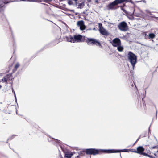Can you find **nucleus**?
<instances>
[{"label": "nucleus", "mask_w": 158, "mask_h": 158, "mask_svg": "<svg viewBox=\"0 0 158 158\" xmlns=\"http://www.w3.org/2000/svg\"><path fill=\"white\" fill-rule=\"evenodd\" d=\"M77 25L80 27V29L81 30H83L86 28L84 24V22L82 20L78 21L77 22Z\"/></svg>", "instance_id": "obj_9"}, {"label": "nucleus", "mask_w": 158, "mask_h": 158, "mask_svg": "<svg viewBox=\"0 0 158 158\" xmlns=\"http://www.w3.org/2000/svg\"><path fill=\"white\" fill-rule=\"evenodd\" d=\"M130 2H131L132 4H134V2L132 1V0H130Z\"/></svg>", "instance_id": "obj_36"}, {"label": "nucleus", "mask_w": 158, "mask_h": 158, "mask_svg": "<svg viewBox=\"0 0 158 158\" xmlns=\"http://www.w3.org/2000/svg\"><path fill=\"white\" fill-rule=\"evenodd\" d=\"M85 152L87 155H96L99 154L98 149L94 148L86 149Z\"/></svg>", "instance_id": "obj_5"}, {"label": "nucleus", "mask_w": 158, "mask_h": 158, "mask_svg": "<svg viewBox=\"0 0 158 158\" xmlns=\"http://www.w3.org/2000/svg\"><path fill=\"white\" fill-rule=\"evenodd\" d=\"M75 2H77L78 0H74Z\"/></svg>", "instance_id": "obj_48"}, {"label": "nucleus", "mask_w": 158, "mask_h": 158, "mask_svg": "<svg viewBox=\"0 0 158 158\" xmlns=\"http://www.w3.org/2000/svg\"><path fill=\"white\" fill-rule=\"evenodd\" d=\"M88 15V14H86V15Z\"/></svg>", "instance_id": "obj_52"}, {"label": "nucleus", "mask_w": 158, "mask_h": 158, "mask_svg": "<svg viewBox=\"0 0 158 158\" xmlns=\"http://www.w3.org/2000/svg\"><path fill=\"white\" fill-rule=\"evenodd\" d=\"M116 5H117L114 0L112 2L110 3L108 5V10L113 9L114 6Z\"/></svg>", "instance_id": "obj_11"}, {"label": "nucleus", "mask_w": 158, "mask_h": 158, "mask_svg": "<svg viewBox=\"0 0 158 158\" xmlns=\"http://www.w3.org/2000/svg\"><path fill=\"white\" fill-rule=\"evenodd\" d=\"M52 1V0H44V2L48 3L49 2H51Z\"/></svg>", "instance_id": "obj_28"}, {"label": "nucleus", "mask_w": 158, "mask_h": 158, "mask_svg": "<svg viewBox=\"0 0 158 158\" xmlns=\"http://www.w3.org/2000/svg\"><path fill=\"white\" fill-rule=\"evenodd\" d=\"M73 38L74 41L73 43L83 42L85 40V36L83 37L82 35L80 34L75 35L73 36Z\"/></svg>", "instance_id": "obj_6"}, {"label": "nucleus", "mask_w": 158, "mask_h": 158, "mask_svg": "<svg viewBox=\"0 0 158 158\" xmlns=\"http://www.w3.org/2000/svg\"><path fill=\"white\" fill-rule=\"evenodd\" d=\"M140 154H142L143 156H148V154H147V153H145V152H142V153H141Z\"/></svg>", "instance_id": "obj_26"}, {"label": "nucleus", "mask_w": 158, "mask_h": 158, "mask_svg": "<svg viewBox=\"0 0 158 158\" xmlns=\"http://www.w3.org/2000/svg\"><path fill=\"white\" fill-rule=\"evenodd\" d=\"M155 107L156 109V117H157V111L156 108V106H155Z\"/></svg>", "instance_id": "obj_39"}, {"label": "nucleus", "mask_w": 158, "mask_h": 158, "mask_svg": "<svg viewBox=\"0 0 158 158\" xmlns=\"http://www.w3.org/2000/svg\"><path fill=\"white\" fill-rule=\"evenodd\" d=\"M131 150L128 149H117V153L120 152H128L130 151Z\"/></svg>", "instance_id": "obj_14"}, {"label": "nucleus", "mask_w": 158, "mask_h": 158, "mask_svg": "<svg viewBox=\"0 0 158 158\" xmlns=\"http://www.w3.org/2000/svg\"><path fill=\"white\" fill-rule=\"evenodd\" d=\"M66 41L68 42H73V41L70 40L69 37H66Z\"/></svg>", "instance_id": "obj_23"}, {"label": "nucleus", "mask_w": 158, "mask_h": 158, "mask_svg": "<svg viewBox=\"0 0 158 158\" xmlns=\"http://www.w3.org/2000/svg\"><path fill=\"white\" fill-rule=\"evenodd\" d=\"M99 153H106V149H98Z\"/></svg>", "instance_id": "obj_17"}, {"label": "nucleus", "mask_w": 158, "mask_h": 158, "mask_svg": "<svg viewBox=\"0 0 158 158\" xmlns=\"http://www.w3.org/2000/svg\"><path fill=\"white\" fill-rule=\"evenodd\" d=\"M150 127H149V128H148V133H149V132H150Z\"/></svg>", "instance_id": "obj_38"}, {"label": "nucleus", "mask_w": 158, "mask_h": 158, "mask_svg": "<svg viewBox=\"0 0 158 158\" xmlns=\"http://www.w3.org/2000/svg\"><path fill=\"white\" fill-rule=\"evenodd\" d=\"M26 1V0H20V1Z\"/></svg>", "instance_id": "obj_45"}, {"label": "nucleus", "mask_w": 158, "mask_h": 158, "mask_svg": "<svg viewBox=\"0 0 158 158\" xmlns=\"http://www.w3.org/2000/svg\"><path fill=\"white\" fill-rule=\"evenodd\" d=\"M157 148V146H154L152 147V149H155Z\"/></svg>", "instance_id": "obj_34"}, {"label": "nucleus", "mask_w": 158, "mask_h": 158, "mask_svg": "<svg viewBox=\"0 0 158 158\" xmlns=\"http://www.w3.org/2000/svg\"><path fill=\"white\" fill-rule=\"evenodd\" d=\"M120 156L122 158L121 154H120Z\"/></svg>", "instance_id": "obj_50"}, {"label": "nucleus", "mask_w": 158, "mask_h": 158, "mask_svg": "<svg viewBox=\"0 0 158 158\" xmlns=\"http://www.w3.org/2000/svg\"><path fill=\"white\" fill-rule=\"evenodd\" d=\"M99 27V31L100 33L102 35L107 36L109 35V33L103 27L102 23L98 24Z\"/></svg>", "instance_id": "obj_7"}, {"label": "nucleus", "mask_w": 158, "mask_h": 158, "mask_svg": "<svg viewBox=\"0 0 158 158\" xmlns=\"http://www.w3.org/2000/svg\"><path fill=\"white\" fill-rule=\"evenodd\" d=\"M118 27L122 31H126L128 29L127 24L124 21L119 23L118 26Z\"/></svg>", "instance_id": "obj_4"}, {"label": "nucleus", "mask_w": 158, "mask_h": 158, "mask_svg": "<svg viewBox=\"0 0 158 158\" xmlns=\"http://www.w3.org/2000/svg\"><path fill=\"white\" fill-rule=\"evenodd\" d=\"M86 42L88 45H94L102 47L101 43L96 40L92 38H89L86 37Z\"/></svg>", "instance_id": "obj_3"}, {"label": "nucleus", "mask_w": 158, "mask_h": 158, "mask_svg": "<svg viewBox=\"0 0 158 158\" xmlns=\"http://www.w3.org/2000/svg\"><path fill=\"white\" fill-rule=\"evenodd\" d=\"M79 156H80L79 155H78L75 158H79V157H80Z\"/></svg>", "instance_id": "obj_41"}, {"label": "nucleus", "mask_w": 158, "mask_h": 158, "mask_svg": "<svg viewBox=\"0 0 158 158\" xmlns=\"http://www.w3.org/2000/svg\"><path fill=\"white\" fill-rule=\"evenodd\" d=\"M69 38L71 40L73 41V42L74 41V38H73V36H70Z\"/></svg>", "instance_id": "obj_27"}, {"label": "nucleus", "mask_w": 158, "mask_h": 158, "mask_svg": "<svg viewBox=\"0 0 158 158\" xmlns=\"http://www.w3.org/2000/svg\"><path fill=\"white\" fill-rule=\"evenodd\" d=\"M71 11L74 12V10H72Z\"/></svg>", "instance_id": "obj_46"}, {"label": "nucleus", "mask_w": 158, "mask_h": 158, "mask_svg": "<svg viewBox=\"0 0 158 158\" xmlns=\"http://www.w3.org/2000/svg\"><path fill=\"white\" fill-rule=\"evenodd\" d=\"M125 2H130V0H125Z\"/></svg>", "instance_id": "obj_40"}, {"label": "nucleus", "mask_w": 158, "mask_h": 158, "mask_svg": "<svg viewBox=\"0 0 158 158\" xmlns=\"http://www.w3.org/2000/svg\"><path fill=\"white\" fill-rule=\"evenodd\" d=\"M117 5L125 2V0H115Z\"/></svg>", "instance_id": "obj_15"}, {"label": "nucleus", "mask_w": 158, "mask_h": 158, "mask_svg": "<svg viewBox=\"0 0 158 158\" xmlns=\"http://www.w3.org/2000/svg\"><path fill=\"white\" fill-rule=\"evenodd\" d=\"M156 153H157L156 152V153H154V155L155 156H156Z\"/></svg>", "instance_id": "obj_42"}, {"label": "nucleus", "mask_w": 158, "mask_h": 158, "mask_svg": "<svg viewBox=\"0 0 158 158\" xmlns=\"http://www.w3.org/2000/svg\"><path fill=\"white\" fill-rule=\"evenodd\" d=\"M144 150V149L142 146H139L137 148V151L132 152L140 154L142 153V152H143Z\"/></svg>", "instance_id": "obj_10"}, {"label": "nucleus", "mask_w": 158, "mask_h": 158, "mask_svg": "<svg viewBox=\"0 0 158 158\" xmlns=\"http://www.w3.org/2000/svg\"><path fill=\"white\" fill-rule=\"evenodd\" d=\"M73 3L72 1L71 0H69L68 1V4L69 5H72Z\"/></svg>", "instance_id": "obj_29"}, {"label": "nucleus", "mask_w": 158, "mask_h": 158, "mask_svg": "<svg viewBox=\"0 0 158 158\" xmlns=\"http://www.w3.org/2000/svg\"><path fill=\"white\" fill-rule=\"evenodd\" d=\"M10 31H11V35L12 36V37L13 38H14V35H13V33L12 31L10 28Z\"/></svg>", "instance_id": "obj_32"}, {"label": "nucleus", "mask_w": 158, "mask_h": 158, "mask_svg": "<svg viewBox=\"0 0 158 158\" xmlns=\"http://www.w3.org/2000/svg\"><path fill=\"white\" fill-rule=\"evenodd\" d=\"M16 135H12V136H11V137H10L7 139V142H6V143H8V140H9L10 139H13V138H14V136H15Z\"/></svg>", "instance_id": "obj_24"}, {"label": "nucleus", "mask_w": 158, "mask_h": 158, "mask_svg": "<svg viewBox=\"0 0 158 158\" xmlns=\"http://www.w3.org/2000/svg\"><path fill=\"white\" fill-rule=\"evenodd\" d=\"M59 158H63L61 154H60L59 156Z\"/></svg>", "instance_id": "obj_37"}, {"label": "nucleus", "mask_w": 158, "mask_h": 158, "mask_svg": "<svg viewBox=\"0 0 158 158\" xmlns=\"http://www.w3.org/2000/svg\"><path fill=\"white\" fill-rule=\"evenodd\" d=\"M146 35V34H145ZM155 35L153 33H150L148 36H146V37L147 39H153L155 37Z\"/></svg>", "instance_id": "obj_12"}, {"label": "nucleus", "mask_w": 158, "mask_h": 158, "mask_svg": "<svg viewBox=\"0 0 158 158\" xmlns=\"http://www.w3.org/2000/svg\"><path fill=\"white\" fill-rule=\"evenodd\" d=\"M87 10H88V9H86V11H87Z\"/></svg>", "instance_id": "obj_54"}, {"label": "nucleus", "mask_w": 158, "mask_h": 158, "mask_svg": "<svg viewBox=\"0 0 158 158\" xmlns=\"http://www.w3.org/2000/svg\"><path fill=\"white\" fill-rule=\"evenodd\" d=\"M27 1L28 2H41V0H27Z\"/></svg>", "instance_id": "obj_20"}, {"label": "nucleus", "mask_w": 158, "mask_h": 158, "mask_svg": "<svg viewBox=\"0 0 158 158\" xmlns=\"http://www.w3.org/2000/svg\"><path fill=\"white\" fill-rule=\"evenodd\" d=\"M120 7H121V10L123 12H124V13H127V11H126V10L125 9H124L122 6H120Z\"/></svg>", "instance_id": "obj_25"}, {"label": "nucleus", "mask_w": 158, "mask_h": 158, "mask_svg": "<svg viewBox=\"0 0 158 158\" xmlns=\"http://www.w3.org/2000/svg\"><path fill=\"white\" fill-rule=\"evenodd\" d=\"M143 106H144V105H145V104H144V103H143Z\"/></svg>", "instance_id": "obj_49"}, {"label": "nucleus", "mask_w": 158, "mask_h": 158, "mask_svg": "<svg viewBox=\"0 0 158 158\" xmlns=\"http://www.w3.org/2000/svg\"><path fill=\"white\" fill-rule=\"evenodd\" d=\"M110 43L114 47H117L121 45V40L120 39L118 38H114L112 41H111Z\"/></svg>", "instance_id": "obj_8"}, {"label": "nucleus", "mask_w": 158, "mask_h": 158, "mask_svg": "<svg viewBox=\"0 0 158 158\" xmlns=\"http://www.w3.org/2000/svg\"><path fill=\"white\" fill-rule=\"evenodd\" d=\"M84 151H81L78 152L79 155L80 156H82L85 155V153Z\"/></svg>", "instance_id": "obj_19"}, {"label": "nucleus", "mask_w": 158, "mask_h": 158, "mask_svg": "<svg viewBox=\"0 0 158 158\" xmlns=\"http://www.w3.org/2000/svg\"><path fill=\"white\" fill-rule=\"evenodd\" d=\"M4 81L5 82H7V79L6 78H5V77H4Z\"/></svg>", "instance_id": "obj_35"}, {"label": "nucleus", "mask_w": 158, "mask_h": 158, "mask_svg": "<svg viewBox=\"0 0 158 158\" xmlns=\"http://www.w3.org/2000/svg\"><path fill=\"white\" fill-rule=\"evenodd\" d=\"M12 92L14 94L15 97V101H16V102H17V99H16V98L15 93V92L13 89V88L12 87Z\"/></svg>", "instance_id": "obj_22"}, {"label": "nucleus", "mask_w": 158, "mask_h": 158, "mask_svg": "<svg viewBox=\"0 0 158 158\" xmlns=\"http://www.w3.org/2000/svg\"><path fill=\"white\" fill-rule=\"evenodd\" d=\"M19 65H20L19 63H16L15 66V70H16L19 67Z\"/></svg>", "instance_id": "obj_21"}, {"label": "nucleus", "mask_w": 158, "mask_h": 158, "mask_svg": "<svg viewBox=\"0 0 158 158\" xmlns=\"http://www.w3.org/2000/svg\"><path fill=\"white\" fill-rule=\"evenodd\" d=\"M16 114H17V111H16Z\"/></svg>", "instance_id": "obj_53"}, {"label": "nucleus", "mask_w": 158, "mask_h": 158, "mask_svg": "<svg viewBox=\"0 0 158 158\" xmlns=\"http://www.w3.org/2000/svg\"><path fill=\"white\" fill-rule=\"evenodd\" d=\"M117 153V149H106V153Z\"/></svg>", "instance_id": "obj_13"}, {"label": "nucleus", "mask_w": 158, "mask_h": 158, "mask_svg": "<svg viewBox=\"0 0 158 158\" xmlns=\"http://www.w3.org/2000/svg\"><path fill=\"white\" fill-rule=\"evenodd\" d=\"M140 137L139 136L138 139H137V140H136V141H135V143L134 144H135L139 140V139H140Z\"/></svg>", "instance_id": "obj_33"}, {"label": "nucleus", "mask_w": 158, "mask_h": 158, "mask_svg": "<svg viewBox=\"0 0 158 158\" xmlns=\"http://www.w3.org/2000/svg\"><path fill=\"white\" fill-rule=\"evenodd\" d=\"M143 98L142 99V100L143 101Z\"/></svg>", "instance_id": "obj_51"}, {"label": "nucleus", "mask_w": 158, "mask_h": 158, "mask_svg": "<svg viewBox=\"0 0 158 158\" xmlns=\"http://www.w3.org/2000/svg\"><path fill=\"white\" fill-rule=\"evenodd\" d=\"M84 6V4L83 3H80L78 5V8L81 9Z\"/></svg>", "instance_id": "obj_18"}, {"label": "nucleus", "mask_w": 158, "mask_h": 158, "mask_svg": "<svg viewBox=\"0 0 158 158\" xmlns=\"http://www.w3.org/2000/svg\"><path fill=\"white\" fill-rule=\"evenodd\" d=\"M2 87V86L0 85V89Z\"/></svg>", "instance_id": "obj_47"}, {"label": "nucleus", "mask_w": 158, "mask_h": 158, "mask_svg": "<svg viewBox=\"0 0 158 158\" xmlns=\"http://www.w3.org/2000/svg\"><path fill=\"white\" fill-rule=\"evenodd\" d=\"M49 137L50 138V139H48V140L49 142L52 141L53 144H55L56 143H57L59 145L62 151L64 152V153H65V157L67 158H71L72 156L73 155V152H71L70 153L69 152L65 153V150L61 146V143H60V141L59 140L53 138H52L50 136H49Z\"/></svg>", "instance_id": "obj_1"}, {"label": "nucleus", "mask_w": 158, "mask_h": 158, "mask_svg": "<svg viewBox=\"0 0 158 158\" xmlns=\"http://www.w3.org/2000/svg\"><path fill=\"white\" fill-rule=\"evenodd\" d=\"M140 137H143L145 136V134H141L140 135Z\"/></svg>", "instance_id": "obj_31"}, {"label": "nucleus", "mask_w": 158, "mask_h": 158, "mask_svg": "<svg viewBox=\"0 0 158 158\" xmlns=\"http://www.w3.org/2000/svg\"><path fill=\"white\" fill-rule=\"evenodd\" d=\"M148 157L149 158H155V157H154V156H153L150 155L149 154H148Z\"/></svg>", "instance_id": "obj_30"}, {"label": "nucleus", "mask_w": 158, "mask_h": 158, "mask_svg": "<svg viewBox=\"0 0 158 158\" xmlns=\"http://www.w3.org/2000/svg\"><path fill=\"white\" fill-rule=\"evenodd\" d=\"M83 13L84 14H86V13H85V11H84L83 12Z\"/></svg>", "instance_id": "obj_43"}, {"label": "nucleus", "mask_w": 158, "mask_h": 158, "mask_svg": "<svg viewBox=\"0 0 158 158\" xmlns=\"http://www.w3.org/2000/svg\"><path fill=\"white\" fill-rule=\"evenodd\" d=\"M117 50H118L120 52H121L123 51V46H121V45L118 46H117Z\"/></svg>", "instance_id": "obj_16"}, {"label": "nucleus", "mask_w": 158, "mask_h": 158, "mask_svg": "<svg viewBox=\"0 0 158 158\" xmlns=\"http://www.w3.org/2000/svg\"><path fill=\"white\" fill-rule=\"evenodd\" d=\"M127 57L128 60L131 63L133 68L134 69L135 65L137 62V56L131 52H129L128 54Z\"/></svg>", "instance_id": "obj_2"}, {"label": "nucleus", "mask_w": 158, "mask_h": 158, "mask_svg": "<svg viewBox=\"0 0 158 158\" xmlns=\"http://www.w3.org/2000/svg\"><path fill=\"white\" fill-rule=\"evenodd\" d=\"M78 13H75V15H78Z\"/></svg>", "instance_id": "obj_44"}]
</instances>
